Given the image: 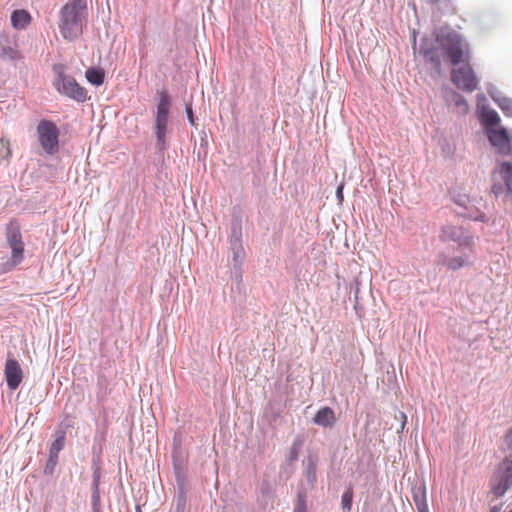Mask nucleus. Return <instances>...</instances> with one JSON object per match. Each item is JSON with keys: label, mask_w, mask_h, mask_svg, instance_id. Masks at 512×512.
Returning a JSON list of instances; mask_svg holds the SVG:
<instances>
[{"label": "nucleus", "mask_w": 512, "mask_h": 512, "mask_svg": "<svg viewBox=\"0 0 512 512\" xmlns=\"http://www.w3.org/2000/svg\"><path fill=\"white\" fill-rule=\"evenodd\" d=\"M86 0H69L59 12V31L64 39L73 41L83 33L87 22Z\"/></svg>", "instance_id": "1"}, {"label": "nucleus", "mask_w": 512, "mask_h": 512, "mask_svg": "<svg viewBox=\"0 0 512 512\" xmlns=\"http://www.w3.org/2000/svg\"><path fill=\"white\" fill-rule=\"evenodd\" d=\"M436 41L451 65L457 66L462 62L470 60L469 45L459 34L455 32H441L437 35Z\"/></svg>", "instance_id": "2"}, {"label": "nucleus", "mask_w": 512, "mask_h": 512, "mask_svg": "<svg viewBox=\"0 0 512 512\" xmlns=\"http://www.w3.org/2000/svg\"><path fill=\"white\" fill-rule=\"evenodd\" d=\"M5 237L11 250L10 258L1 264L2 273H7L20 265L24 260L25 244L22 239L21 228L17 220L12 219L6 225Z\"/></svg>", "instance_id": "3"}, {"label": "nucleus", "mask_w": 512, "mask_h": 512, "mask_svg": "<svg viewBox=\"0 0 512 512\" xmlns=\"http://www.w3.org/2000/svg\"><path fill=\"white\" fill-rule=\"evenodd\" d=\"M36 134L41 148L49 155H55L59 152L60 130L51 120L42 119L36 127Z\"/></svg>", "instance_id": "4"}, {"label": "nucleus", "mask_w": 512, "mask_h": 512, "mask_svg": "<svg viewBox=\"0 0 512 512\" xmlns=\"http://www.w3.org/2000/svg\"><path fill=\"white\" fill-rule=\"evenodd\" d=\"M451 80L458 89L465 92H473L478 87V78L470 65V60L454 66Z\"/></svg>", "instance_id": "5"}, {"label": "nucleus", "mask_w": 512, "mask_h": 512, "mask_svg": "<svg viewBox=\"0 0 512 512\" xmlns=\"http://www.w3.org/2000/svg\"><path fill=\"white\" fill-rule=\"evenodd\" d=\"M169 109L170 99L168 94L165 91H163L159 94V102L157 105L155 119L157 143L161 150L165 148Z\"/></svg>", "instance_id": "6"}, {"label": "nucleus", "mask_w": 512, "mask_h": 512, "mask_svg": "<svg viewBox=\"0 0 512 512\" xmlns=\"http://www.w3.org/2000/svg\"><path fill=\"white\" fill-rule=\"evenodd\" d=\"M54 85L60 94L77 102H84L87 99L86 89L80 86L72 76L65 75L63 72L58 73Z\"/></svg>", "instance_id": "7"}, {"label": "nucleus", "mask_w": 512, "mask_h": 512, "mask_svg": "<svg viewBox=\"0 0 512 512\" xmlns=\"http://www.w3.org/2000/svg\"><path fill=\"white\" fill-rule=\"evenodd\" d=\"M512 486V459L506 457L491 480V490L496 497L503 496Z\"/></svg>", "instance_id": "8"}, {"label": "nucleus", "mask_w": 512, "mask_h": 512, "mask_svg": "<svg viewBox=\"0 0 512 512\" xmlns=\"http://www.w3.org/2000/svg\"><path fill=\"white\" fill-rule=\"evenodd\" d=\"M440 239L444 242H456L459 247L463 248H471L473 245V236L462 226L452 224H447L442 227Z\"/></svg>", "instance_id": "9"}, {"label": "nucleus", "mask_w": 512, "mask_h": 512, "mask_svg": "<svg viewBox=\"0 0 512 512\" xmlns=\"http://www.w3.org/2000/svg\"><path fill=\"white\" fill-rule=\"evenodd\" d=\"M4 373L9 389H17L23 379V372L18 361L15 359H7Z\"/></svg>", "instance_id": "10"}, {"label": "nucleus", "mask_w": 512, "mask_h": 512, "mask_svg": "<svg viewBox=\"0 0 512 512\" xmlns=\"http://www.w3.org/2000/svg\"><path fill=\"white\" fill-rule=\"evenodd\" d=\"M488 138L490 143L498 149L499 152L507 154L510 151L511 144L507 130L505 128H488Z\"/></svg>", "instance_id": "11"}, {"label": "nucleus", "mask_w": 512, "mask_h": 512, "mask_svg": "<svg viewBox=\"0 0 512 512\" xmlns=\"http://www.w3.org/2000/svg\"><path fill=\"white\" fill-rule=\"evenodd\" d=\"M21 58L17 42L5 34H0V59L15 61Z\"/></svg>", "instance_id": "12"}, {"label": "nucleus", "mask_w": 512, "mask_h": 512, "mask_svg": "<svg viewBox=\"0 0 512 512\" xmlns=\"http://www.w3.org/2000/svg\"><path fill=\"white\" fill-rule=\"evenodd\" d=\"M31 15L25 9H16L11 14V25L16 30H23L31 23Z\"/></svg>", "instance_id": "13"}, {"label": "nucleus", "mask_w": 512, "mask_h": 512, "mask_svg": "<svg viewBox=\"0 0 512 512\" xmlns=\"http://www.w3.org/2000/svg\"><path fill=\"white\" fill-rule=\"evenodd\" d=\"M336 417L330 407H323L318 410L313 418V422L323 427H332L335 424Z\"/></svg>", "instance_id": "14"}, {"label": "nucleus", "mask_w": 512, "mask_h": 512, "mask_svg": "<svg viewBox=\"0 0 512 512\" xmlns=\"http://www.w3.org/2000/svg\"><path fill=\"white\" fill-rule=\"evenodd\" d=\"M422 54L427 62L433 64L437 72L441 71V60L436 49H423Z\"/></svg>", "instance_id": "15"}, {"label": "nucleus", "mask_w": 512, "mask_h": 512, "mask_svg": "<svg viewBox=\"0 0 512 512\" xmlns=\"http://www.w3.org/2000/svg\"><path fill=\"white\" fill-rule=\"evenodd\" d=\"M85 76L87 81L95 86H100L104 82V72L100 69L90 68Z\"/></svg>", "instance_id": "16"}, {"label": "nucleus", "mask_w": 512, "mask_h": 512, "mask_svg": "<svg viewBox=\"0 0 512 512\" xmlns=\"http://www.w3.org/2000/svg\"><path fill=\"white\" fill-rule=\"evenodd\" d=\"M65 442V435L62 433L59 435L55 441L52 443L50 448V461H52L54 464L57 461L59 452L63 449Z\"/></svg>", "instance_id": "17"}, {"label": "nucleus", "mask_w": 512, "mask_h": 512, "mask_svg": "<svg viewBox=\"0 0 512 512\" xmlns=\"http://www.w3.org/2000/svg\"><path fill=\"white\" fill-rule=\"evenodd\" d=\"M12 155L10 140L6 137H0V163L9 161Z\"/></svg>", "instance_id": "18"}, {"label": "nucleus", "mask_w": 512, "mask_h": 512, "mask_svg": "<svg viewBox=\"0 0 512 512\" xmlns=\"http://www.w3.org/2000/svg\"><path fill=\"white\" fill-rule=\"evenodd\" d=\"M483 124L487 127H493L499 124L500 117L494 110H487L482 115Z\"/></svg>", "instance_id": "19"}, {"label": "nucleus", "mask_w": 512, "mask_h": 512, "mask_svg": "<svg viewBox=\"0 0 512 512\" xmlns=\"http://www.w3.org/2000/svg\"><path fill=\"white\" fill-rule=\"evenodd\" d=\"M467 263V259L463 258L462 256H456L450 258L447 261L446 266L450 270H457L467 265Z\"/></svg>", "instance_id": "20"}, {"label": "nucleus", "mask_w": 512, "mask_h": 512, "mask_svg": "<svg viewBox=\"0 0 512 512\" xmlns=\"http://www.w3.org/2000/svg\"><path fill=\"white\" fill-rule=\"evenodd\" d=\"M352 499H353V491H352V488H349L343 493L342 500H341L342 508L347 512H349L351 510Z\"/></svg>", "instance_id": "21"}, {"label": "nucleus", "mask_w": 512, "mask_h": 512, "mask_svg": "<svg viewBox=\"0 0 512 512\" xmlns=\"http://www.w3.org/2000/svg\"><path fill=\"white\" fill-rule=\"evenodd\" d=\"M501 172L506 175V184L508 189L512 191V164L503 163L501 165Z\"/></svg>", "instance_id": "22"}, {"label": "nucleus", "mask_w": 512, "mask_h": 512, "mask_svg": "<svg viewBox=\"0 0 512 512\" xmlns=\"http://www.w3.org/2000/svg\"><path fill=\"white\" fill-rule=\"evenodd\" d=\"M98 485H99V474L94 473V487H95V491L93 493L94 506H96L99 502Z\"/></svg>", "instance_id": "23"}, {"label": "nucleus", "mask_w": 512, "mask_h": 512, "mask_svg": "<svg viewBox=\"0 0 512 512\" xmlns=\"http://www.w3.org/2000/svg\"><path fill=\"white\" fill-rule=\"evenodd\" d=\"M503 439L507 448L512 449V426L508 429Z\"/></svg>", "instance_id": "24"}, {"label": "nucleus", "mask_w": 512, "mask_h": 512, "mask_svg": "<svg viewBox=\"0 0 512 512\" xmlns=\"http://www.w3.org/2000/svg\"><path fill=\"white\" fill-rule=\"evenodd\" d=\"M343 189H344V184H340L336 190V197H337L339 204H342V202L344 200Z\"/></svg>", "instance_id": "25"}, {"label": "nucleus", "mask_w": 512, "mask_h": 512, "mask_svg": "<svg viewBox=\"0 0 512 512\" xmlns=\"http://www.w3.org/2000/svg\"><path fill=\"white\" fill-rule=\"evenodd\" d=\"M501 108L506 111L507 115L512 116V103H507V105H501Z\"/></svg>", "instance_id": "26"}, {"label": "nucleus", "mask_w": 512, "mask_h": 512, "mask_svg": "<svg viewBox=\"0 0 512 512\" xmlns=\"http://www.w3.org/2000/svg\"><path fill=\"white\" fill-rule=\"evenodd\" d=\"M187 116H188L189 122L192 125H195L194 115H193L192 109L190 107L187 108Z\"/></svg>", "instance_id": "27"}, {"label": "nucleus", "mask_w": 512, "mask_h": 512, "mask_svg": "<svg viewBox=\"0 0 512 512\" xmlns=\"http://www.w3.org/2000/svg\"><path fill=\"white\" fill-rule=\"evenodd\" d=\"M416 505H417L419 512H426L427 506L425 504L419 503L418 501H416Z\"/></svg>", "instance_id": "28"}, {"label": "nucleus", "mask_w": 512, "mask_h": 512, "mask_svg": "<svg viewBox=\"0 0 512 512\" xmlns=\"http://www.w3.org/2000/svg\"><path fill=\"white\" fill-rule=\"evenodd\" d=\"M490 512H499L498 509L496 507H493Z\"/></svg>", "instance_id": "29"}]
</instances>
